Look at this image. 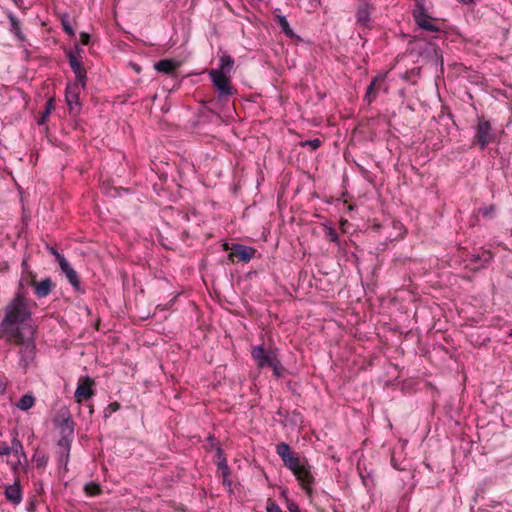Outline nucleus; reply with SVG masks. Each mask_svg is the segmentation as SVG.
Here are the masks:
<instances>
[{"label": "nucleus", "instance_id": "f257e3e1", "mask_svg": "<svg viewBox=\"0 0 512 512\" xmlns=\"http://www.w3.org/2000/svg\"><path fill=\"white\" fill-rule=\"evenodd\" d=\"M31 317L26 298L17 293L6 306L5 316L0 323V337L19 346L20 364L27 368L35 359V328L27 323Z\"/></svg>", "mask_w": 512, "mask_h": 512}, {"label": "nucleus", "instance_id": "f03ea898", "mask_svg": "<svg viewBox=\"0 0 512 512\" xmlns=\"http://www.w3.org/2000/svg\"><path fill=\"white\" fill-rule=\"evenodd\" d=\"M209 74L219 94L217 99L213 98L203 103L200 114L204 121L220 126L223 122L222 113L224 111L221 101L224 96V54L219 56L218 68L212 69Z\"/></svg>", "mask_w": 512, "mask_h": 512}, {"label": "nucleus", "instance_id": "7ed1b4c3", "mask_svg": "<svg viewBox=\"0 0 512 512\" xmlns=\"http://www.w3.org/2000/svg\"><path fill=\"white\" fill-rule=\"evenodd\" d=\"M276 452L281 457L284 465L296 476L302 488L310 494V485L314 482V477L312 476L309 467L301 463L300 459L291 452L290 446L285 442L277 444Z\"/></svg>", "mask_w": 512, "mask_h": 512}, {"label": "nucleus", "instance_id": "20e7f679", "mask_svg": "<svg viewBox=\"0 0 512 512\" xmlns=\"http://www.w3.org/2000/svg\"><path fill=\"white\" fill-rule=\"evenodd\" d=\"M475 143H477L481 149L495 140V134L492 131L491 124L484 117L478 118V124L475 128Z\"/></svg>", "mask_w": 512, "mask_h": 512}, {"label": "nucleus", "instance_id": "39448f33", "mask_svg": "<svg viewBox=\"0 0 512 512\" xmlns=\"http://www.w3.org/2000/svg\"><path fill=\"white\" fill-rule=\"evenodd\" d=\"M227 250H230L228 259L233 263H248L256 253L254 248L242 244H233L231 247H229L228 243H226V251Z\"/></svg>", "mask_w": 512, "mask_h": 512}, {"label": "nucleus", "instance_id": "423d86ee", "mask_svg": "<svg viewBox=\"0 0 512 512\" xmlns=\"http://www.w3.org/2000/svg\"><path fill=\"white\" fill-rule=\"evenodd\" d=\"M413 18L416 24L423 30L429 32L440 31L439 27L434 24L436 19L428 15L423 4L417 3L416 9L413 11Z\"/></svg>", "mask_w": 512, "mask_h": 512}, {"label": "nucleus", "instance_id": "0eeeda50", "mask_svg": "<svg viewBox=\"0 0 512 512\" xmlns=\"http://www.w3.org/2000/svg\"><path fill=\"white\" fill-rule=\"evenodd\" d=\"M81 85L78 83L69 84L66 87L65 99L70 113L78 114L80 111V91Z\"/></svg>", "mask_w": 512, "mask_h": 512}, {"label": "nucleus", "instance_id": "6e6552de", "mask_svg": "<svg viewBox=\"0 0 512 512\" xmlns=\"http://www.w3.org/2000/svg\"><path fill=\"white\" fill-rule=\"evenodd\" d=\"M55 425L60 429L61 437L73 438L74 435V421L69 413L65 410L58 415L54 420Z\"/></svg>", "mask_w": 512, "mask_h": 512}, {"label": "nucleus", "instance_id": "1a4fd4ad", "mask_svg": "<svg viewBox=\"0 0 512 512\" xmlns=\"http://www.w3.org/2000/svg\"><path fill=\"white\" fill-rule=\"evenodd\" d=\"M94 384V380L88 376L79 380L74 393V397L78 403H81L83 400H88L94 395L92 388Z\"/></svg>", "mask_w": 512, "mask_h": 512}, {"label": "nucleus", "instance_id": "9d476101", "mask_svg": "<svg viewBox=\"0 0 512 512\" xmlns=\"http://www.w3.org/2000/svg\"><path fill=\"white\" fill-rule=\"evenodd\" d=\"M67 58H68L70 67L75 74V78H76L75 83L80 84L81 88L85 89L87 76H86V70H85L83 64L81 63V61H79L77 59V57L71 51H69L67 53Z\"/></svg>", "mask_w": 512, "mask_h": 512}, {"label": "nucleus", "instance_id": "9b49d317", "mask_svg": "<svg viewBox=\"0 0 512 512\" xmlns=\"http://www.w3.org/2000/svg\"><path fill=\"white\" fill-rule=\"evenodd\" d=\"M252 356L259 368L270 367L276 356L271 351H265L262 346H257L252 350Z\"/></svg>", "mask_w": 512, "mask_h": 512}, {"label": "nucleus", "instance_id": "f8f14e48", "mask_svg": "<svg viewBox=\"0 0 512 512\" xmlns=\"http://www.w3.org/2000/svg\"><path fill=\"white\" fill-rule=\"evenodd\" d=\"M6 499L14 505H18L22 501V489L19 479H16L12 485L5 488Z\"/></svg>", "mask_w": 512, "mask_h": 512}, {"label": "nucleus", "instance_id": "ddd939ff", "mask_svg": "<svg viewBox=\"0 0 512 512\" xmlns=\"http://www.w3.org/2000/svg\"><path fill=\"white\" fill-rule=\"evenodd\" d=\"M216 446V463L218 467L219 476L224 481V457L222 456V449L219 446V442L216 443V439L213 436H209L207 438V449L213 448Z\"/></svg>", "mask_w": 512, "mask_h": 512}, {"label": "nucleus", "instance_id": "4468645a", "mask_svg": "<svg viewBox=\"0 0 512 512\" xmlns=\"http://www.w3.org/2000/svg\"><path fill=\"white\" fill-rule=\"evenodd\" d=\"M32 284L34 285L35 294L38 298H44L48 296L54 287V284L50 278H45L40 282L33 281Z\"/></svg>", "mask_w": 512, "mask_h": 512}, {"label": "nucleus", "instance_id": "2eb2a0df", "mask_svg": "<svg viewBox=\"0 0 512 512\" xmlns=\"http://www.w3.org/2000/svg\"><path fill=\"white\" fill-rule=\"evenodd\" d=\"M14 434L15 436L11 440L10 454L13 453L15 456L18 457V462L12 465V468L16 470L18 465L21 463L20 456H22L25 460L27 459V456L24 452V448L21 441L17 438V432L14 431Z\"/></svg>", "mask_w": 512, "mask_h": 512}, {"label": "nucleus", "instance_id": "dca6fc26", "mask_svg": "<svg viewBox=\"0 0 512 512\" xmlns=\"http://www.w3.org/2000/svg\"><path fill=\"white\" fill-rule=\"evenodd\" d=\"M157 72L172 75L178 68V63L171 59H163L154 64Z\"/></svg>", "mask_w": 512, "mask_h": 512}, {"label": "nucleus", "instance_id": "f3484780", "mask_svg": "<svg viewBox=\"0 0 512 512\" xmlns=\"http://www.w3.org/2000/svg\"><path fill=\"white\" fill-rule=\"evenodd\" d=\"M72 439L73 438L60 437V439L58 440V443H57V445L60 449L59 462L64 463L65 465L67 464L68 459H69V453H70V449H71Z\"/></svg>", "mask_w": 512, "mask_h": 512}, {"label": "nucleus", "instance_id": "a211bd4d", "mask_svg": "<svg viewBox=\"0 0 512 512\" xmlns=\"http://www.w3.org/2000/svg\"><path fill=\"white\" fill-rule=\"evenodd\" d=\"M62 272L66 275L69 283L76 289L80 290V279L77 272L70 266V264L63 263L60 267Z\"/></svg>", "mask_w": 512, "mask_h": 512}, {"label": "nucleus", "instance_id": "6ab92c4d", "mask_svg": "<svg viewBox=\"0 0 512 512\" xmlns=\"http://www.w3.org/2000/svg\"><path fill=\"white\" fill-rule=\"evenodd\" d=\"M34 404L35 397L31 393H27L18 400L16 407L22 411H27L32 408Z\"/></svg>", "mask_w": 512, "mask_h": 512}, {"label": "nucleus", "instance_id": "aec40b11", "mask_svg": "<svg viewBox=\"0 0 512 512\" xmlns=\"http://www.w3.org/2000/svg\"><path fill=\"white\" fill-rule=\"evenodd\" d=\"M369 15V5L363 4L357 10V22L362 26H367L370 20Z\"/></svg>", "mask_w": 512, "mask_h": 512}, {"label": "nucleus", "instance_id": "412c9836", "mask_svg": "<svg viewBox=\"0 0 512 512\" xmlns=\"http://www.w3.org/2000/svg\"><path fill=\"white\" fill-rule=\"evenodd\" d=\"M54 107H55V99L53 97H51L45 103V109L37 121L38 125H43L47 121V119H48L49 115L51 114L52 110L54 109Z\"/></svg>", "mask_w": 512, "mask_h": 512}, {"label": "nucleus", "instance_id": "4be33fe9", "mask_svg": "<svg viewBox=\"0 0 512 512\" xmlns=\"http://www.w3.org/2000/svg\"><path fill=\"white\" fill-rule=\"evenodd\" d=\"M278 24L282 30V32L289 38H293L295 36L293 30L290 28V25L285 16L276 15Z\"/></svg>", "mask_w": 512, "mask_h": 512}, {"label": "nucleus", "instance_id": "5701e85b", "mask_svg": "<svg viewBox=\"0 0 512 512\" xmlns=\"http://www.w3.org/2000/svg\"><path fill=\"white\" fill-rule=\"evenodd\" d=\"M376 82H377V79L374 78L371 81V83L369 84V86L367 87V91L364 96V100H366L368 104H370L376 97V92H375Z\"/></svg>", "mask_w": 512, "mask_h": 512}, {"label": "nucleus", "instance_id": "b1692460", "mask_svg": "<svg viewBox=\"0 0 512 512\" xmlns=\"http://www.w3.org/2000/svg\"><path fill=\"white\" fill-rule=\"evenodd\" d=\"M85 492L90 496H96L100 494L101 488L99 484L91 482L85 485L84 487Z\"/></svg>", "mask_w": 512, "mask_h": 512}, {"label": "nucleus", "instance_id": "393cba45", "mask_svg": "<svg viewBox=\"0 0 512 512\" xmlns=\"http://www.w3.org/2000/svg\"><path fill=\"white\" fill-rule=\"evenodd\" d=\"M48 251L55 257L56 261L58 262L59 266L61 267L63 263H67L68 261L65 259V257L60 254L57 249H55L52 246H47Z\"/></svg>", "mask_w": 512, "mask_h": 512}, {"label": "nucleus", "instance_id": "a878e982", "mask_svg": "<svg viewBox=\"0 0 512 512\" xmlns=\"http://www.w3.org/2000/svg\"><path fill=\"white\" fill-rule=\"evenodd\" d=\"M270 368H272L273 373L276 377H280L284 370L282 364L280 363V361L277 358L272 362V364L270 365Z\"/></svg>", "mask_w": 512, "mask_h": 512}, {"label": "nucleus", "instance_id": "bb28decb", "mask_svg": "<svg viewBox=\"0 0 512 512\" xmlns=\"http://www.w3.org/2000/svg\"><path fill=\"white\" fill-rule=\"evenodd\" d=\"M320 4V0H307V3L304 2L303 6L308 12H313L319 8Z\"/></svg>", "mask_w": 512, "mask_h": 512}, {"label": "nucleus", "instance_id": "cd10ccee", "mask_svg": "<svg viewBox=\"0 0 512 512\" xmlns=\"http://www.w3.org/2000/svg\"><path fill=\"white\" fill-rule=\"evenodd\" d=\"M61 25L63 28V31L66 32L69 36L73 37L75 35V31L70 25L68 20L62 19Z\"/></svg>", "mask_w": 512, "mask_h": 512}, {"label": "nucleus", "instance_id": "c85d7f7f", "mask_svg": "<svg viewBox=\"0 0 512 512\" xmlns=\"http://www.w3.org/2000/svg\"><path fill=\"white\" fill-rule=\"evenodd\" d=\"M302 146H310L312 150H316L321 145V141L318 138L301 142Z\"/></svg>", "mask_w": 512, "mask_h": 512}, {"label": "nucleus", "instance_id": "c756f323", "mask_svg": "<svg viewBox=\"0 0 512 512\" xmlns=\"http://www.w3.org/2000/svg\"><path fill=\"white\" fill-rule=\"evenodd\" d=\"M9 19H10L11 26H12L13 30L15 31L16 35L19 36L20 24H19L18 19L12 14L9 15Z\"/></svg>", "mask_w": 512, "mask_h": 512}, {"label": "nucleus", "instance_id": "7c9ffc66", "mask_svg": "<svg viewBox=\"0 0 512 512\" xmlns=\"http://www.w3.org/2000/svg\"><path fill=\"white\" fill-rule=\"evenodd\" d=\"M480 212L484 217H492L495 212V205L491 204L488 207L482 208Z\"/></svg>", "mask_w": 512, "mask_h": 512}, {"label": "nucleus", "instance_id": "2f4dec72", "mask_svg": "<svg viewBox=\"0 0 512 512\" xmlns=\"http://www.w3.org/2000/svg\"><path fill=\"white\" fill-rule=\"evenodd\" d=\"M326 237L329 241L335 242L338 239V234L333 228H328L326 231Z\"/></svg>", "mask_w": 512, "mask_h": 512}, {"label": "nucleus", "instance_id": "473e14b6", "mask_svg": "<svg viewBox=\"0 0 512 512\" xmlns=\"http://www.w3.org/2000/svg\"><path fill=\"white\" fill-rule=\"evenodd\" d=\"M10 454V446L6 442L0 441V456H7Z\"/></svg>", "mask_w": 512, "mask_h": 512}, {"label": "nucleus", "instance_id": "72a5a7b5", "mask_svg": "<svg viewBox=\"0 0 512 512\" xmlns=\"http://www.w3.org/2000/svg\"><path fill=\"white\" fill-rule=\"evenodd\" d=\"M267 512H283L276 503H269L266 507Z\"/></svg>", "mask_w": 512, "mask_h": 512}, {"label": "nucleus", "instance_id": "f704fd0d", "mask_svg": "<svg viewBox=\"0 0 512 512\" xmlns=\"http://www.w3.org/2000/svg\"><path fill=\"white\" fill-rule=\"evenodd\" d=\"M80 40L83 45H88L90 41V35L86 32L80 34Z\"/></svg>", "mask_w": 512, "mask_h": 512}, {"label": "nucleus", "instance_id": "c9c22d12", "mask_svg": "<svg viewBox=\"0 0 512 512\" xmlns=\"http://www.w3.org/2000/svg\"><path fill=\"white\" fill-rule=\"evenodd\" d=\"M6 390L7 382L2 377H0V395L5 394Z\"/></svg>", "mask_w": 512, "mask_h": 512}, {"label": "nucleus", "instance_id": "e433bc0d", "mask_svg": "<svg viewBox=\"0 0 512 512\" xmlns=\"http://www.w3.org/2000/svg\"><path fill=\"white\" fill-rule=\"evenodd\" d=\"M235 89L234 87L229 83L228 79L226 78V96L234 94Z\"/></svg>", "mask_w": 512, "mask_h": 512}, {"label": "nucleus", "instance_id": "4c0bfd02", "mask_svg": "<svg viewBox=\"0 0 512 512\" xmlns=\"http://www.w3.org/2000/svg\"><path fill=\"white\" fill-rule=\"evenodd\" d=\"M288 509L290 512H301L299 506L294 502L288 504Z\"/></svg>", "mask_w": 512, "mask_h": 512}, {"label": "nucleus", "instance_id": "58836bf2", "mask_svg": "<svg viewBox=\"0 0 512 512\" xmlns=\"http://www.w3.org/2000/svg\"><path fill=\"white\" fill-rule=\"evenodd\" d=\"M225 62H226V73H227V72L230 71L231 66L233 65V60H232V58L230 56L226 55Z\"/></svg>", "mask_w": 512, "mask_h": 512}, {"label": "nucleus", "instance_id": "ea45409f", "mask_svg": "<svg viewBox=\"0 0 512 512\" xmlns=\"http://www.w3.org/2000/svg\"><path fill=\"white\" fill-rule=\"evenodd\" d=\"M109 409L112 412H116L117 410L120 409V404L118 402H112V403L109 404Z\"/></svg>", "mask_w": 512, "mask_h": 512}, {"label": "nucleus", "instance_id": "a19ab883", "mask_svg": "<svg viewBox=\"0 0 512 512\" xmlns=\"http://www.w3.org/2000/svg\"><path fill=\"white\" fill-rule=\"evenodd\" d=\"M46 463V460L44 459V457H42L41 459H37V466H43L45 465Z\"/></svg>", "mask_w": 512, "mask_h": 512}, {"label": "nucleus", "instance_id": "79ce46f5", "mask_svg": "<svg viewBox=\"0 0 512 512\" xmlns=\"http://www.w3.org/2000/svg\"><path fill=\"white\" fill-rule=\"evenodd\" d=\"M459 1H460L461 3H463V4L468 5V4H473V3H475L477 0H459Z\"/></svg>", "mask_w": 512, "mask_h": 512}, {"label": "nucleus", "instance_id": "37998d69", "mask_svg": "<svg viewBox=\"0 0 512 512\" xmlns=\"http://www.w3.org/2000/svg\"><path fill=\"white\" fill-rule=\"evenodd\" d=\"M485 254H486V256H487V257H486V259H485V261H486V262H488L492 257H491V255H490V253H489V252H486Z\"/></svg>", "mask_w": 512, "mask_h": 512}, {"label": "nucleus", "instance_id": "c03bdc74", "mask_svg": "<svg viewBox=\"0 0 512 512\" xmlns=\"http://www.w3.org/2000/svg\"><path fill=\"white\" fill-rule=\"evenodd\" d=\"M183 219L186 220V221H189V215L188 214H184L183 215Z\"/></svg>", "mask_w": 512, "mask_h": 512}, {"label": "nucleus", "instance_id": "a18cd8bd", "mask_svg": "<svg viewBox=\"0 0 512 512\" xmlns=\"http://www.w3.org/2000/svg\"><path fill=\"white\" fill-rule=\"evenodd\" d=\"M16 5L19 4V2H22V0H12Z\"/></svg>", "mask_w": 512, "mask_h": 512}, {"label": "nucleus", "instance_id": "49530a36", "mask_svg": "<svg viewBox=\"0 0 512 512\" xmlns=\"http://www.w3.org/2000/svg\"><path fill=\"white\" fill-rule=\"evenodd\" d=\"M511 236H512V228H511Z\"/></svg>", "mask_w": 512, "mask_h": 512}]
</instances>
